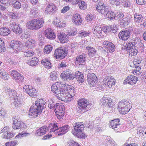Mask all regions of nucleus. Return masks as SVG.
Returning <instances> with one entry per match:
<instances>
[{
  "label": "nucleus",
  "instance_id": "obj_1",
  "mask_svg": "<svg viewBox=\"0 0 146 146\" xmlns=\"http://www.w3.org/2000/svg\"><path fill=\"white\" fill-rule=\"evenodd\" d=\"M65 86V83L57 82L53 84L51 87V91L57 98L62 101L63 98L64 91Z\"/></svg>",
  "mask_w": 146,
  "mask_h": 146
},
{
  "label": "nucleus",
  "instance_id": "obj_2",
  "mask_svg": "<svg viewBox=\"0 0 146 146\" xmlns=\"http://www.w3.org/2000/svg\"><path fill=\"white\" fill-rule=\"evenodd\" d=\"M131 107L129 100L128 99H125L119 102L117 109L119 113L123 115L127 114L130 111Z\"/></svg>",
  "mask_w": 146,
  "mask_h": 146
},
{
  "label": "nucleus",
  "instance_id": "obj_3",
  "mask_svg": "<svg viewBox=\"0 0 146 146\" xmlns=\"http://www.w3.org/2000/svg\"><path fill=\"white\" fill-rule=\"evenodd\" d=\"M73 127L74 129L72 133L74 135L79 138H85L86 135L84 132L85 127L83 122H76Z\"/></svg>",
  "mask_w": 146,
  "mask_h": 146
},
{
  "label": "nucleus",
  "instance_id": "obj_4",
  "mask_svg": "<svg viewBox=\"0 0 146 146\" xmlns=\"http://www.w3.org/2000/svg\"><path fill=\"white\" fill-rule=\"evenodd\" d=\"M64 88H65L63 94L64 97L62 101L66 102H69L71 100V98L75 96L76 91L73 86L66 83H65Z\"/></svg>",
  "mask_w": 146,
  "mask_h": 146
},
{
  "label": "nucleus",
  "instance_id": "obj_5",
  "mask_svg": "<svg viewBox=\"0 0 146 146\" xmlns=\"http://www.w3.org/2000/svg\"><path fill=\"white\" fill-rule=\"evenodd\" d=\"M44 23V20L42 18L34 19L27 22L26 27L29 29L37 30L42 27Z\"/></svg>",
  "mask_w": 146,
  "mask_h": 146
},
{
  "label": "nucleus",
  "instance_id": "obj_6",
  "mask_svg": "<svg viewBox=\"0 0 146 146\" xmlns=\"http://www.w3.org/2000/svg\"><path fill=\"white\" fill-rule=\"evenodd\" d=\"M67 54V52L65 48L64 47L61 46L56 49L53 56L56 59H61L64 58Z\"/></svg>",
  "mask_w": 146,
  "mask_h": 146
},
{
  "label": "nucleus",
  "instance_id": "obj_7",
  "mask_svg": "<svg viewBox=\"0 0 146 146\" xmlns=\"http://www.w3.org/2000/svg\"><path fill=\"white\" fill-rule=\"evenodd\" d=\"M78 111L79 113H83L87 111L86 108L88 105L89 102L86 99L81 98L77 101Z\"/></svg>",
  "mask_w": 146,
  "mask_h": 146
},
{
  "label": "nucleus",
  "instance_id": "obj_8",
  "mask_svg": "<svg viewBox=\"0 0 146 146\" xmlns=\"http://www.w3.org/2000/svg\"><path fill=\"white\" fill-rule=\"evenodd\" d=\"M60 77L63 80L67 81L73 80L75 78L71 70L68 69L62 71Z\"/></svg>",
  "mask_w": 146,
  "mask_h": 146
},
{
  "label": "nucleus",
  "instance_id": "obj_9",
  "mask_svg": "<svg viewBox=\"0 0 146 146\" xmlns=\"http://www.w3.org/2000/svg\"><path fill=\"white\" fill-rule=\"evenodd\" d=\"M64 106L62 104L58 103L56 104L55 111L56 116L58 119L62 118L64 115Z\"/></svg>",
  "mask_w": 146,
  "mask_h": 146
},
{
  "label": "nucleus",
  "instance_id": "obj_10",
  "mask_svg": "<svg viewBox=\"0 0 146 146\" xmlns=\"http://www.w3.org/2000/svg\"><path fill=\"white\" fill-rule=\"evenodd\" d=\"M23 89L32 97L35 98L38 95V92L35 89L33 88L32 86L26 85L23 87Z\"/></svg>",
  "mask_w": 146,
  "mask_h": 146
},
{
  "label": "nucleus",
  "instance_id": "obj_11",
  "mask_svg": "<svg viewBox=\"0 0 146 146\" xmlns=\"http://www.w3.org/2000/svg\"><path fill=\"white\" fill-rule=\"evenodd\" d=\"M87 81L91 87L95 86L98 80V78L95 74L93 73H89L87 75Z\"/></svg>",
  "mask_w": 146,
  "mask_h": 146
},
{
  "label": "nucleus",
  "instance_id": "obj_12",
  "mask_svg": "<svg viewBox=\"0 0 146 146\" xmlns=\"http://www.w3.org/2000/svg\"><path fill=\"white\" fill-rule=\"evenodd\" d=\"M100 102L102 105L104 106H107L110 108H112L113 106V99L109 96H104L100 99Z\"/></svg>",
  "mask_w": 146,
  "mask_h": 146
},
{
  "label": "nucleus",
  "instance_id": "obj_13",
  "mask_svg": "<svg viewBox=\"0 0 146 146\" xmlns=\"http://www.w3.org/2000/svg\"><path fill=\"white\" fill-rule=\"evenodd\" d=\"M11 75L16 82L18 83H22L24 80V76L16 70H13Z\"/></svg>",
  "mask_w": 146,
  "mask_h": 146
},
{
  "label": "nucleus",
  "instance_id": "obj_14",
  "mask_svg": "<svg viewBox=\"0 0 146 146\" xmlns=\"http://www.w3.org/2000/svg\"><path fill=\"white\" fill-rule=\"evenodd\" d=\"M138 80V79L137 77L133 75H129L124 80L123 84L124 85L128 84L133 86L137 83Z\"/></svg>",
  "mask_w": 146,
  "mask_h": 146
},
{
  "label": "nucleus",
  "instance_id": "obj_15",
  "mask_svg": "<svg viewBox=\"0 0 146 146\" xmlns=\"http://www.w3.org/2000/svg\"><path fill=\"white\" fill-rule=\"evenodd\" d=\"M103 82L104 83L105 85L110 88L115 85L116 80L112 76H107L104 79Z\"/></svg>",
  "mask_w": 146,
  "mask_h": 146
},
{
  "label": "nucleus",
  "instance_id": "obj_16",
  "mask_svg": "<svg viewBox=\"0 0 146 146\" xmlns=\"http://www.w3.org/2000/svg\"><path fill=\"white\" fill-rule=\"evenodd\" d=\"M102 44L108 53H112L114 51L115 46L112 42L108 41H104Z\"/></svg>",
  "mask_w": 146,
  "mask_h": 146
},
{
  "label": "nucleus",
  "instance_id": "obj_17",
  "mask_svg": "<svg viewBox=\"0 0 146 146\" xmlns=\"http://www.w3.org/2000/svg\"><path fill=\"white\" fill-rule=\"evenodd\" d=\"M10 46L16 52H18L21 49L22 44L21 42L19 41L12 40L10 42Z\"/></svg>",
  "mask_w": 146,
  "mask_h": 146
},
{
  "label": "nucleus",
  "instance_id": "obj_18",
  "mask_svg": "<svg viewBox=\"0 0 146 146\" xmlns=\"http://www.w3.org/2000/svg\"><path fill=\"white\" fill-rule=\"evenodd\" d=\"M46 102L43 99H38L35 102V107L42 112L43 110L45 108Z\"/></svg>",
  "mask_w": 146,
  "mask_h": 146
},
{
  "label": "nucleus",
  "instance_id": "obj_19",
  "mask_svg": "<svg viewBox=\"0 0 146 146\" xmlns=\"http://www.w3.org/2000/svg\"><path fill=\"white\" fill-rule=\"evenodd\" d=\"M44 34L46 37L50 40H54L56 38L55 34L50 28H47L44 31Z\"/></svg>",
  "mask_w": 146,
  "mask_h": 146
},
{
  "label": "nucleus",
  "instance_id": "obj_20",
  "mask_svg": "<svg viewBox=\"0 0 146 146\" xmlns=\"http://www.w3.org/2000/svg\"><path fill=\"white\" fill-rule=\"evenodd\" d=\"M97 11L100 13L103 14L107 12L106 9V6L103 1H99L96 6Z\"/></svg>",
  "mask_w": 146,
  "mask_h": 146
},
{
  "label": "nucleus",
  "instance_id": "obj_21",
  "mask_svg": "<svg viewBox=\"0 0 146 146\" xmlns=\"http://www.w3.org/2000/svg\"><path fill=\"white\" fill-rule=\"evenodd\" d=\"M9 27L12 31L16 34H20L22 33V28L15 22L11 23L9 25Z\"/></svg>",
  "mask_w": 146,
  "mask_h": 146
},
{
  "label": "nucleus",
  "instance_id": "obj_22",
  "mask_svg": "<svg viewBox=\"0 0 146 146\" xmlns=\"http://www.w3.org/2000/svg\"><path fill=\"white\" fill-rule=\"evenodd\" d=\"M41 112L35 108L34 106H31L29 110V115L30 118H35L37 117Z\"/></svg>",
  "mask_w": 146,
  "mask_h": 146
},
{
  "label": "nucleus",
  "instance_id": "obj_23",
  "mask_svg": "<svg viewBox=\"0 0 146 146\" xmlns=\"http://www.w3.org/2000/svg\"><path fill=\"white\" fill-rule=\"evenodd\" d=\"M57 36L58 38L61 43H64L68 42L69 40L67 35L64 33L60 32L58 33Z\"/></svg>",
  "mask_w": 146,
  "mask_h": 146
},
{
  "label": "nucleus",
  "instance_id": "obj_24",
  "mask_svg": "<svg viewBox=\"0 0 146 146\" xmlns=\"http://www.w3.org/2000/svg\"><path fill=\"white\" fill-rule=\"evenodd\" d=\"M130 33L128 30H125L120 32L118 36L120 39L123 40H126L130 37Z\"/></svg>",
  "mask_w": 146,
  "mask_h": 146
},
{
  "label": "nucleus",
  "instance_id": "obj_25",
  "mask_svg": "<svg viewBox=\"0 0 146 146\" xmlns=\"http://www.w3.org/2000/svg\"><path fill=\"white\" fill-rule=\"evenodd\" d=\"M72 21L76 25H81L82 22L81 16L77 13L74 14L72 18Z\"/></svg>",
  "mask_w": 146,
  "mask_h": 146
},
{
  "label": "nucleus",
  "instance_id": "obj_26",
  "mask_svg": "<svg viewBox=\"0 0 146 146\" xmlns=\"http://www.w3.org/2000/svg\"><path fill=\"white\" fill-rule=\"evenodd\" d=\"M36 42L34 39L30 38L25 42V46L28 49H31L36 45Z\"/></svg>",
  "mask_w": 146,
  "mask_h": 146
},
{
  "label": "nucleus",
  "instance_id": "obj_27",
  "mask_svg": "<svg viewBox=\"0 0 146 146\" xmlns=\"http://www.w3.org/2000/svg\"><path fill=\"white\" fill-rule=\"evenodd\" d=\"M53 23L57 27L62 28L66 26V22L63 19H60L59 18L56 17L53 21Z\"/></svg>",
  "mask_w": 146,
  "mask_h": 146
},
{
  "label": "nucleus",
  "instance_id": "obj_28",
  "mask_svg": "<svg viewBox=\"0 0 146 146\" xmlns=\"http://www.w3.org/2000/svg\"><path fill=\"white\" fill-rule=\"evenodd\" d=\"M87 50L88 55L90 57L92 58L96 55L97 51L95 49L90 46H88L86 48Z\"/></svg>",
  "mask_w": 146,
  "mask_h": 146
},
{
  "label": "nucleus",
  "instance_id": "obj_29",
  "mask_svg": "<svg viewBox=\"0 0 146 146\" xmlns=\"http://www.w3.org/2000/svg\"><path fill=\"white\" fill-rule=\"evenodd\" d=\"M56 7L54 5L49 4L46 8L45 13L47 14H50L56 11Z\"/></svg>",
  "mask_w": 146,
  "mask_h": 146
},
{
  "label": "nucleus",
  "instance_id": "obj_30",
  "mask_svg": "<svg viewBox=\"0 0 146 146\" xmlns=\"http://www.w3.org/2000/svg\"><path fill=\"white\" fill-rule=\"evenodd\" d=\"M119 122V119L111 120L109 122V126L113 129L118 128L120 125Z\"/></svg>",
  "mask_w": 146,
  "mask_h": 146
},
{
  "label": "nucleus",
  "instance_id": "obj_31",
  "mask_svg": "<svg viewBox=\"0 0 146 146\" xmlns=\"http://www.w3.org/2000/svg\"><path fill=\"white\" fill-rule=\"evenodd\" d=\"M10 33L11 31L8 27H2L0 28V35L1 36H7Z\"/></svg>",
  "mask_w": 146,
  "mask_h": 146
},
{
  "label": "nucleus",
  "instance_id": "obj_32",
  "mask_svg": "<svg viewBox=\"0 0 146 146\" xmlns=\"http://www.w3.org/2000/svg\"><path fill=\"white\" fill-rule=\"evenodd\" d=\"M77 79L78 81L80 83H83L84 80L83 74L79 71H76L74 75Z\"/></svg>",
  "mask_w": 146,
  "mask_h": 146
},
{
  "label": "nucleus",
  "instance_id": "obj_33",
  "mask_svg": "<svg viewBox=\"0 0 146 146\" xmlns=\"http://www.w3.org/2000/svg\"><path fill=\"white\" fill-rule=\"evenodd\" d=\"M137 48L135 46H133L129 50V55L132 56L137 55L138 50Z\"/></svg>",
  "mask_w": 146,
  "mask_h": 146
},
{
  "label": "nucleus",
  "instance_id": "obj_34",
  "mask_svg": "<svg viewBox=\"0 0 146 146\" xmlns=\"http://www.w3.org/2000/svg\"><path fill=\"white\" fill-rule=\"evenodd\" d=\"M46 129L45 127H42L36 130V134L38 136L43 135L46 133Z\"/></svg>",
  "mask_w": 146,
  "mask_h": 146
},
{
  "label": "nucleus",
  "instance_id": "obj_35",
  "mask_svg": "<svg viewBox=\"0 0 146 146\" xmlns=\"http://www.w3.org/2000/svg\"><path fill=\"white\" fill-rule=\"evenodd\" d=\"M82 55L77 56L76 58V60L77 63L80 65H82L85 62L86 60L85 57Z\"/></svg>",
  "mask_w": 146,
  "mask_h": 146
},
{
  "label": "nucleus",
  "instance_id": "obj_36",
  "mask_svg": "<svg viewBox=\"0 0 146 146\" xmlns=\"http://www.w3.org/2000/svg\"><path fill=\"white\" fill-rule=\"evenodd\" d=\"M0 77L2 79L7 80L9 78L8 73L4 70H0Z\"/></svg>",
  "mask_w": 146,
  "mask_h": 146
},
{
  "label": "nucleus",
  "instance_id": "obj_37",
  "mask_svg": "<svg viewBox=\"0 0 146 146\" xmlns=\"http://www.w3.org/2000/svg\"><path fill=\"white\" fill-rule=\"evenodd\" d=\"M41 63L45 68H49L51 67L50 61L47 58L43 59L41 61Z\"/></svg>",
  "mask_w": 146,
  "mask_h": 146
},
{
  "label": "nucleus",
  "instance_id": "obj_38",
  "mask_svg": "<svg viewBox=\"0 0 146 146\" xmlns=\"http://www.w3.org/2000/svg\"><path fill=\"white\" fill-rule=\"evenodd\" d=\"M68 126L67 125L61 127L60 129H58V131H57V132H59V133L58 134V135H59L63 134L66 133L68 131Z\"/></svg>",
  "mask_w": 146,
  "mask_h": 146
},
{
  "label": "nucleus",
  "instance_id": "obj_39",
  "mask_svg": "<svg viewBox=\"0 0 146 146\" xmlns=\"http://www.w3.org/2000/svg\"><path fill=\"white\" fill-rule=\"evenodd\" d=\"M38 58L36 57H34L31 59L30 61L28 62L27 64L31 66H34L38 64Z\"/></svg>",
  "mask_w": 146,
  "mask_h": 146
},
{
  "label": "nucleus",
  "instance_id": "obj_40",
  "mask_svg": "<svg viewBox=\"0 0 146 146\" xmlns=\"http://www.w3.org/2000/svg\"><path fill=\"white\" fill-rule=\"evenodd\" d=\"M134 19L135 23H139L142 22L143 20V17L141 15L135 14L134 15Z\"/></svg>",
  "mask_w": 146,
  "mask_h": 146
},
{
  "label": "nucleus",
  "instance_id": "obj_41",
  "mask_svg": "<svg viewBox=\"0 0 146 146\" xmlns=\"http://www.w3.org/2000/svg\"><path fill=\"white\" fill-rule=\"evenodd\" d=\"M23 123L21 121H18L15 123H13L12 127L15 129H21L22 127Z\"/></svg>",
  "mask_w": 146,
  "mask_h": 146
},
{
  "label": "nucleus",
  "instance_id": "obj_42",
  "mask_svg": "<svg viewBox=\"0 0 146 146\" xmlns=\"http://www.w3.org/2000/svg\"><path fill=\"white\" fill-rule=\"evenodd\" d=\"M135 69L133 70L132 73L134 75H138L142 72L141 70V67L140 66H134Z\"/></svg>",
  "mask_w": 146,
  "mask_h": 146
},
{
  "label": "nucleus",
  "instance_id": "obj_43",
  "mask_svg": "<svg viewBox=\"0 0 146 146\" xmlns=\"http://www.w3.org/2000/svg\"><path fill=\"white\" fill-rule=\"evenodd\" d=\"M7 15L10 19L13 20L17 19L18 17V15L17 13L13 12H9Z\"/></svg>",
  "mask_w": 146,
  "mask_h": 146
},
{
  "label": "nucleus",
  "instance_id": "obj_44",
  "mask_svg": "<svg viewBox=\"0 0 146 146\" xmlns=\"http://www.w3.org/2000/svg\"><path fill=\"white\" fill-rule=\"evenodd\" d=\"M52 49V47L50 45L45 46L43 49V52L45 54H48L51 52Z\"/></svg>",
  "mask_w": 146,
  "mask_h": 146
},
{
  "label": "nucleus",
  "instance_id": "obj_45",
  "mask_svg": "<svg viewBox=\"0 0 146 146\" xmlns=\"http://www.w3.org/2000/svg\"><path fill=\"white\" fill-rule=\"evenodd\" d=\"M129 21V20L127 17H125L120 21V24L122 27H124L128 25Z\"/></svg>",
  "mask_w": 146,
  "mask_h": 146
},
{
  "label": "nucleus",
  "instance_id": "obj_46",
  "mask_svg": "<svg viewBox=\"0 0 146 146\" xmlns=\"http://www.w3.org/2000/svg\"><path fill=\"white\" fill-rule=\"evenodd\" d=\"M49 129H50V132L55 131L56 130L58 131L57 123H54L53 124L51 123L50 124Z\"/></svg>",
  "mask_w": 146,
  "mask_h": 146
},
{
  "label": "nucleus",
  "instance_id": "obj_47",
  "mask_svg": "<svg viewBox=\"0 0 146 146\" xmlns=\"http://www.w3.org/2000/svg\"><path fill=\"white\" fill-rule=\"evenodd\" d=\"M102 32V27L99 26H97L94 28V34L98 36V34L101 35Z\"/></svg>",
  "mask_w": 146,
  "mask_h": 146
},
{
  "label": "nucleus",
  "instance_id": "obj_48",
  "mask_svg": "<svg viewBox=\"0 0 146 146\" xmlns=\"http://www.w3.org/2000/svg\"><path fill=\"white\" fill-rule=\"evenodd\" d=\"M115 17V14L111 11H109L106 14V17L110 19H113Z\"/></svg>",
  "mask_w": 146,
  "mask_h": 146
},
{
  "label": "nucleus",
  "instance_id": "obj_49",
  "mask_svg": "<svg viewBox=\"0 0 146 146\" xmlns=\"http://www.w3.org/2000/svg\"><path fill=\"white\" fill-rule=\"evenodd\" d=\"M78 3L79 7L80 9L85 10L86 8V5L84 1H78Z\"/></svg>",
  "mask_w": 146,
  "mask_h": 146
},
{
  "label": "nucleus",
  "instance_id": "obj_50",
  "mask_svg": "<svg viewBox=\"0 0 146 146\" xmlns=\"http://www.w3.org/2000/svg\"><path fill=\"white\" fill-rule=\"evenodd\" d=\"M77 33L76 29L74 27L71 28L69 31L67 33V34L69 36H73L76 35Z\"/></svg>",
  "mask_w": 146,
  "mask_h": 146
},
{
  "label": "nucleus",
  "instance_id": "obj_51",
  "mask_svg": "<svg viewBox=\"0 0 146 146\" xmlns=\"http://www.w3.org/2000/svg\"><path fill=\"white\" fill-rule=\"evenodd\" d=\"M18 142L17 140H14L10 141L7 142L5 143L6 146H15L18 144Z\"/></svg>",
  "mask_w": 146,
  "mask_h": 146
},
{
  "label": "nucleus",
  "instance_id": "obj_52",
  "mask_svg": "<svg viewBox=\"0 0 146 146\" xmlns=\"http://www.w3.org/2000/svg\"><path fill=\"white\" fill-rule=\"evenodd\" d=\"M67 144L68 146H81L78 143L72 140L68 141Z\"/></svg>",
  "mask_w": 146,
  "mask_h": 146
},
{
  "label": "nucleus",
  "instance_id": "obj_53",
  "mask_svg": "<svg viewBox=\"0 0 146 146\" xmlns=\"http://www.w3.org/2000/svg\"><path fill=\"white\" fill-rule=\"evenodd\" d=\"M90 34V33L88 32L85 31H81L79 32L78 36L82 38H83L89 36Z\"/></svg>",
  "mask_w": 146,
  "mask_h": 146
},
{
  "label": "nucleus",
  "instance_id": "obj_54",
  "mask_svg": "<svg viewBox=\"0 0 146 146\" xmlns=\"http://www.w3.org/2000/svg\"><path fill=\"white\" fill-rule=\"evenodd\" d=\"M4 41L0 38V52H4L5 50V47L4 44Z\"/></svg>",
  "mask_w": 146,
  "mask_h": 146
},
{
  "label": "nucleus",
  "instance_id": "obj_55",
  "mask_svg": "<svg viewBox=\"0 0 146 146\" xmlns=\"http://www.w3.org/2000/svg\"><path fill=\"white\" fill-rule=\"evenodd\" d=\"M34 54V52L32 51H29L24 52V55L25 57H29L33 56Z\"/></svg>",
  "mask_w": 146,
  "mask_h": 146
},
{
  "label": "nucleus",
  "instance_id": "obj_56",
  "mask_svg": "<svg viewBox=\"0 0 146 146\" xmlns=\"http://www.w3.org/2000/svg\"><path fill=\"white\" fill-rule=\"evenodd\" d=\"M123 13L120 11L117 12L115 14V17L116 18L119 20L121 19L124 17Z\"/></svg>",
  "mask_w": 146,
  "mask_h": 146
},
{
  "label": "nucleus",
  "instance_id": "obj_57",
  "mask_svg": "<svg viewBox=\"0 0 146 146\" xmlns=\"http://www.w3.org/2000/svg\"><path fill=\"white\" fill-rule=\"evenodd\" d=\"M12 5L13 7L16 9H19L21 7V4L18 1H16L15 3L13 4Z\"/></svg>",
  "mask_w": 146,
  "mask_h": 146
},
{
  "label": "nucleus",
  "instance_id": "obj_58",
  "mask_svg": "<svg viewBox=\"0 0 146 146\" xmlns=\"http://www.w3.org/2000/svg\"><path fill=\"white\" fill-rule=\"evenodd\" d=\"M110 27L108 26H103L102 27V31L105 33H108L110 30Z\"/></svg>",
  "mask_w": 146,
  "mask_h": 146
},
{
  "label": "nucleus",
  "instance_id": "obj_59",
  "mask_svg": "<svg viewBox=\"0 0 146 146\" xmlns=\"http://www.w3.org/2000/svg\"><path fill=\"white\" fill-rule=\"evenodd\" d=\"M110 3L113 5H119L120 4L119 0H110Z\"/></svg>",
  "mask_w": 146,
  "mask_h": 146
},
{
  "label": "nucleus",
  "instance_id": "obj_60",
  "mask_svg": "<svg viewBox=\"0 0 146 146\" xmlns=\"http://www.w3.org/2000/svg\"><path fill=\"white\" fill-rule=\"evenodd\" d=\"M21 104L19 100L17 98H16L15 99L13 104L15 107H19Z\"/></svg>",
  "mask_w": 146,
  "mask_h": 146
},
{
  "label": "nucleus",
  "instance_id": "obj_61",
  "mask_svg": "<svg viewBox=\"0 0 146 146\" xmlns=\"http://www.w3.org/2000/svg\"><path fill=\"white\" fill-rule=\"evenodd\" d=\"M50 78L51 80L52 81L55 80L56 79L57 77L55 72H53L50 73Z\"/></svg>",
  "mask_w": 146,
  "mask_h": 146
},
{
  "label": "nucleus",
  "instance_id": "obj_62",
  "mask_svg": "<svg viewBox=\"0 0 146 146\" xmlns=\"http://www.w3.org/2000/svg\"><path fill=\"white\" fill-rule=\"evenodd\" d=\"M93 15H88L86 17V19L87 22L91 21L94 18Z\"/></svg>",
  "mask_w": 146,
  "mask_h": 146
},
{
  "label": "nucleus",
  "instance_id": "obj_63",
  "mask_svg": "<svg viewBox=\"0 0 146 146\" xmlns=\"http://www.w3.org/2000/svg\"><path fill=\"white\" fill-rule=\"evenodd\" d=\"M141 62V60L139 59H135L133 62L134 66H140Z\"/></svg>",
  "mask_w": 146,
  "mask_h": 146
},
{
  "label": "nucleus",
  "instance_id": "obj_64",
  "mask_svg": "<svg viewBox=\"0 0 146 146\" xmlns=\"http://www.w3.org/2000/svg\"><path fill=\"white\" fill-rule=\"evenodd\" d=\"M69 8L70 7L68 6H67L64 7L61 10V13H65L66 12H67L69 10Z\"/></svg>",
  "mask_w": 146,
  "mask_h": 146
}]
</instances>
